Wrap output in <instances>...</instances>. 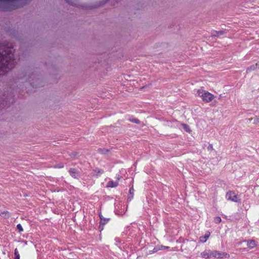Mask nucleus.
<instances>
[{
    "instance_id": "nucleus-1",
    "label": "nucleus",
    "mask_w": 259,
    "mask_h": 259,
    "mask_svg": "<svg viewBox=\"0 0 259 259\" xmlns=\"http://www.w3.org/2000/svg\"><path fill=\"white\" fill-rule=\"evenodd\" d=\"M14 49L12 47L0 46V69L7 72L14 67Z\"/></svg>"
},
{
    "instance_id": "nucleus-2",
    "label": "nucleus",
    "mask_w": 259,
    "mask_h": 259,
    "mask_svg": "<svg viewBox=\"0 0 259 259\" xmlns=\"http://www.w3.org/2000/svg\"><path fill=\"white\" fill-rule=\"evenodd\" d=\"M195 95L200 97L205 102H209L214 98V95L209 92L202 89H198L196 91Z\"/></svg>"
},
{
    "instance_id": "nucleus-3",
    "label": "nucleus",
    "mask_w": 259,
    "mask_h": 259,
    "mask_svg": "<svg viewBox=\"0 0 259 259\" xmlns=\"http://www.w3.org/2000/svg\"><path fill=\"white\" fill-rule=\"evenodd\" d=\"M30 0H0V2L6 3L7 4L15 6L16 8L22 7Z\"/></svg>"
},
{
    "instance_id": "nucleus-4",
    "label": "nucleus",
    "mask_w": 259,
    "mask_h": 259,
    "mask_svg": "<svg viewBox=\"0 0 259 259\" xmlns=\"http://www.w3.org/2000/svg\"><path fill=\"white\" fill-rule=\"evenodd\" d=\"M226 198L228 200L235 202H240L241 201V199L234 191H230L228 192L226 195Z\"/></svg>"
},
{
    "instance_id": "nucleus-5",
    "label": "nucleus",
    "mask_w": 259,
    "mask_h": 259,
    "mask_svg": "<svg viewBox=\"0 0 259 259\" xmlns=\"http://www.w3.org/2000/svg\"><path fill=\"white\" fill-rule=\"evenodd\" d=\"M213 257L218 258L229 257V255L225 252H219L216 250H211V257Z\"/></svg>"
},
{
    "instance_id": "nucleus-6",
    "label": "nucleus",
    "mask_w": 259,
    "mask_h": 259,
    "mask_svg": "<svg viewBox=\"0 0 259 259\" xmlns=\"http://www.w3.org/2000/svg\"><path fill=\"white\" fill-rule=\"evenodd\" d=\"M69 172L70 176L74 179H78L79 177V172L75 168H70Z\"/></svg>"
},
{
    "instance_id": "nucleus-7",
    "label": "nucleus",
    "mask_w": 259,
    "mask_h": 259,
    "mask_svg": "<svg viewBox=\"0 0 259 259\" xmlns=\"http://www.w3.org/2000/svg\"><path fill=\"white\" fill-rule=\"evenodd\" d=\"M246 241L247 242L248 247L250 249L254 248L257 244V243L253 240H249Z\"/></svg>"
},
{
    "instance_id": "nucleus-8",
    "label": "nucleus",
    "mask_w": 259,
    "mask_h": 259,
    "mask_svg": "<svg viewBox=\"0 0 259 259\" xmlns=\"http://www.w3.org/2000/svg\"><path fill=\"white\" fill-rule=\"evenodd\" d=\"M202 257L208 258L211 257V250H206L201 253Z\"/></svg>"
},
{
    "instance_id": "nucleus-9",
    "label": "nucleus",
    "mask_w": 259,
    "mask_h": 259,
    "mask_svg": "<svg viewBox=\"0 0 259 259\" xmlns=\"http://www.w3.org/2000/svg\"><path fill=\"white\" fill-rule=\"evenodd\" d=\"M118 185V183L117 181H109L107 183V187H110V188H115Z\"/></svg>"
},
{
    "instance_id": "nucleus-10",
    "label": "nucleus",
    "mask_w": 259,
    "mask_h": 259,
    "mask_svg": "<svg viewBox=\"0 0 259 259\" xmlns=\"http://www.w3.org/2000/svg\"><path fill=\"white\" fill-rule=\"evenodd\" d=\"M210 235L209 232H207L204 236L200 237V241L203 243H204L208 239Z\"/></svg>"
},
{
    "instance_id": "nucleus-11",
    "label": "nucleus",
    "mask_w": 259,
    "mask_h": 259,
    "mask_svg": "<svg viewBox=\"0 0 259 259\" xmlns=\"http://www.w3.org/2000/svg\"><path fill=\"white\" fill-rule=\"evenodd\" d=\"M99 217L101 219L100 225H105L109 221V219L104 218L101 214H99Z\"/></svg>"
},
{
    "instance_id": "nucleus-12",
    "label": "nucleus",
    "mask_w": 259,
    "mask_h": 259,
    "mask_svg": "<svg viewBox=\"0 0 259 259\" xmlns=\"http://www.w3.org/2000/svg\"><path fill=\"white\" fill-rule=\"evenodd\" d=\"M0 215L4 219H8L10 217V213L8 211H4L0 213Z\"/></svg>"
},
{
    "instance_id": "nucleus-13",
    "label": "nucleus",
    "mask_w": 259,
    "mask_h": 259,
    "mask_svg": "<svg viewBox=\"0 0 259 259\" xmlns=\"http://www.w3.org/2000/svg\"><path fill=\"white\" fill-rule=\"evenodd\" d=\"M250 121H252V122L254 124L259 123V114L258 115H255V117L251 118L250 119Z\"/></svg>"
},
{
    "instance_id": "nucleus-14",
    "label": "nucleus",
    "mask_w": 259,
    "mask_h": 259,
    "mask_svg": "<svg viewBox=\"0 0 259 259\" xmlns=\"http://www.w3.org/2000/svg\"><path fill=\"white\" fill-rule=\"evenodd\" d=\"M181 126H182V127L183 128V129L187 132H190V127L189 126V125H188L187 124H185V123H182L181 124Z\"/></svg>"
},
{
    "instance_id": "nucleus-15",
    "label": "nucleus",
    "mask_w": 259,
    "mask_h": 259,
    "mask_svg": "<svg viewBox=\"0 0 259 259\" xmlns=\"http://www.w3.org/2000/svg\"><path fill=\"white\" fill-rule=\"evenodd\" d=\"M224 32L222 31H215L212 33V36H219L223 34Z\"/></svg>"
},
{
    "instance_id": "nucleus-16",
    "label": "nucleus",
    "mask_w": 259,
    "mask_h": 259,
    "mask_svg": "<svg viewBox=\"0 0 259 259\" xmlns=\"http://www.w3.org/2000/svg\"><path fill=\"white\" fill-rule=\"evenodd\" d=\"M15 258L14 259H20V255L18 250L17 248L15 249Z\"/></svg>"
},
{
    "instance_id": "nucleus-17",
    "label": "nucleus",
    "mask_w": 259,
    "mask_h": 259,
    "mask_svg": "<svg viewBox=\"0 0 259 259\" xmlns=\"http://www.w3.org/2000/svg\"><path fill=\"white\" fill-rule=\"evenodd\" d=\"M95 171L97 173V176L100 175L104 172L103 170L99 168H96L95 169Z\"/></svg>"
},
{
    "instance_id": "nucleus-18",
    "label": "nucleus",
    "mask_w": 259,
    "mask_h": 259,
    "mask_svg": "<svg viewBox=\"0 0 259 259\" xmlns=\"http://www.w3.org/2000/svg\"><path fill=\"white\" fill-rule=\"evenodd\" d=\"M98 151H99V152L102 153V154H106V153H107L108 152V149H99L98 150Z\"/></svg>"
},
{
    "instance_id": "nucleus-19",
    "label": "nucleus",
    "mask_w": 259,
    "mask_h": 259,
    "mask_svg": "<svg viewBox=\"0 0 259 259\" xmlns=\"http://www.w3.org/2000/svg\"><path fill=\"white\" fill-rule=\"evenodd\" d=\"M214 221L216 224H219L221 222L222 220L220 217H216L214 219Z\"/></svg>"
},
{
    "instance_id": "nucleus-20",
    "label": "nucleus",
    "mask_w": 259,
    "mask_h": 259,
    "mask_svg": "<svg viewBox=\"0 0 259 259\" xmlns=\"http://www.w3.org/2000/svg\"><path fill=\"white\" fill-rule=\"evenodd\" d=\"M130 120L131 122L136 123L137 124H139L140 123V120L139 119H137V118L130 119Z\"/></svg>"
},
{
    "instance_id": "nucleus-21",
    "label": "nucleus",
    "mask_w": 259,
    "mask_h": 259,
    "mask_svg": "<svg viewBox=\"0 0 259 259\" xmlns=\"http://www.w3.org/2000/svg\"><path fill=\"white\" fill-rule=\"evenodd\" d=\"M17 229L19 231V232H21L23 231V229L21 225L20 224H18L17 225Z\"/></svg>"
},
{
    "instance_id": "nucleus-22",
    "label": "nucleus",
    "mask_w": 259,
    "mask_h": 259,
    "mask_svg": "<svg viewBox=\"0 0 259 259\" xmlns=\"http://www.w3.org/2000/svg\"><path fill=\"white\" fill-rule=\"evenodd\" d=\"M257 64H255L254 65H252V66H250V68L247 69L246 71L248 72L250 70H254L257 67Z\"/></svg>"
},
{
    "instance_id": "nucleus-23",
    "label": "nucleus",
    "mask_w": 259,
    "mask_h": 259,
    "mask_svg": "<svg viewBox=\"0 0 259 259\" xmlns=\"http://www.w3.org/2000/svg\"><path fill=\"white\" fill-rule=\"evenodd\" d=\"M129 192H130V194L132 195V198L133 197V194H134V188L133 187L131 188L130 189Z\"/></svg>"
},
{
    "instance_id": "nucleus-24",
    "label": "nucleus",
    "mask_w": 259,
    "mask_h": 259,
    "mask_svg": "<svg viewBox=\"0 0 259 259\" xmlns=\"http://www.w3.org/2000/svg\"><path fill=\"white\" fill-rule=\"evenodd\" d=\"M78 155V153L75 152H73L71 153L70 154V156L71 157H75L76 156H77V155Z\"/></svg>"
},
{
    "instance_id": "nucleus-25",
    "label": "nucleus",
    "mask_w": 259,
    "mask_h": 259,
    "mask_svg": "<svg viewBox=\"0 0 259 259\" xmlns=\"http://www.w3.org/2000/svg\"><path fill=\"white\" fill-rule=\"evenodd\" d=\"M212 144H209V146H208L207 147V149L208 150H212L213 149V148H212Z\"/></svg>"
},
{
    "instance_id": "nucleus-26",
    "label": "nucleus",
    "mask_w": 259,
    "mask_h": 259,
    "mask_svg": "<svg viewBox=\"0 0 259 259\" xmlns=\"http://www.w3.org/2000/svg\"><path fill=\"white\" fill-rule=\"evenodd\" d=\"M163 247L164 248H169V247H165V246H163Z\"/></svg>"
}]
</instances>
